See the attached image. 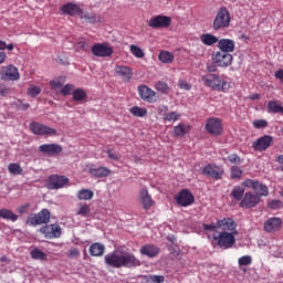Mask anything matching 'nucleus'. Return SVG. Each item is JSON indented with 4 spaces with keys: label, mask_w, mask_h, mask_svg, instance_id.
I'll list each match as a JSON object with an SVG mask.
<instances>
[{
    "label": "nucleus",
    "mask_w": 283,
    "mask_h": 283,
    "mask_svg": "<svg viewBox=\"0 0 283 283\" xmlns=\"http://www.w3.org/2000/svg\"><path fill=\"white\" fill-rule=\"evenodd\" d=\"M150 281L154 283H163L165 282V276L163 275H151Z\"/></svg>",
    "instance_id": "13d9d810"
},
{
    "label": "nucleus",
    "mask_w": 283,
    "mask_h": 283,
    "mask_svg": "<svg viewBox=\"0 0 283 283\" xmlns=\"http://www.w3.org/2000/svg\"><path fill=\"white\" fill-rule=\"evenodd\" d=\"M241 185L242 187H245V189H253L254 196H259L261 199L262 197L269 196V187L259 180L245 179Z\"/></svg>",
    "instance_id": "423d86ee"
},
{
    "label": "nucleus",
    "mask_w": 283,
    "mask_h": 283,
    "mask_svg": "<svg viewBox=\"0 0 283 283\" xmlns=\"http://www.w3.org/2000/svg\"><path fill=\"white\" fill-rule=\"evenodd\" d=\"M205 129L208 134H211L212 136H222V119L217 117H210L206 123Z\"/></svg>",
    "instance_id": "f8f14e48"
},
{
    "label": "nucleus",
    "mask_w": 283,
    "mask_h": 283,
    "mask_svg": "<svg viewBox=\"0 0 283 283\" xmlns=\"http://www.w3.org/2000/svg\"><path fill=\"white\" fill-rule=\"evenodd\" d=\"M216 229H220V226L217 223H203V230L205 231H214L216 235H218V231H216Z\"/></svg>",
    "instance_id": "864d4df0"
},
{
    "label": "nucleus",
    "mask_w": 283,
    "mask_h": 283,
    "mask_svg": "<svg viewBox=\"0 0 283 283\" xmlns=\"http://www.w3.org/2000/svg\"><path fill=\"white\" fill-rule=\"evenodd\" d=\"M138 94L142 101H146V103H156L158 98H156V91L149 88L147 85L138 86Z\"/></svg>",
    "instance_id": "412c9836"
},
{
    "label": "nucleus",
    "mask_w": 283,
    "mask_h": 283,
    "mask_svg": "<svg viewBox=\"0 0 283 283\" xmlns=\"http://www.w3.org/2000/svg\"><path fill=\"white\" fill-rule=\"evenodd\" d=\"M6 59H8L6 52H0V65H2V63H6Z\"/></svg>",
    "instance_id": "69168bd1"
},
{
    "label": "nucleus",
    "mask_w": 283,
    "mask_h": 283,
    "mask_svg": "<svg viewBox=\"0 0 283 283\" xmlns=\"http://www.w3.org/2000/svg\"><path fill=\"white\" fill-rule=\"evenodd\" d=\"M88 251L93 258H101L105 254V245L103 243L96 242L91 244Z\"/></svg>",
    "instance_id": "c85d7f7f"
},
{
    "label": "nucleus",
    "mask_w": 283,
    "mask_h": 283,
    "mask_svg": "<svg viewBox=\"0 0 283 283\" xmlns=\"http://www.w3.org/2000/svg\"><path fill=\"white\" fill-rule=\"evenodd\" d=\"M67 182L70 179L65 176L51 175L46 180V187L48 189H63Z\"/></svg>",
    "instance_id": "a211bd4d"
},
{
    "label": "nucleus",
    "mask_w": 283,
    "mask_h": 283,
    "mask_svg": "<svg viewBox=\"0 0 283 283\" xmlns=\"http://www.w3.org/2000/svg\"><path fill=\"white\" fill-rule=\"evenodd\" d=\"M231 25V13L227 7H221L212 22V30L216 32L227 30Z\"/></svg>",
    "instance_id": "20e7f679"
},
{
    "label": "nucleus",
    "mask_w": 283,
    "mask_h": 283,
    "mask_svg": "<svg viewBox=\"0 0 283 283\" xmlns=\"http://www.w3.org/2000/svg\"><path fill=\"white\" fill-rule=\"evenodd\" d=\"M179 119H180V114H178L177 112H170L164 115V120H168L169 123H171V120L175 123L176 120H179Z\"/></svg>",
    "instance_id": "de8ad7c7"
},
{
    "label": "nucleus",
    "mask_w": 283,
    "mask_h": 283,
    "mask_svg": "<svg viewBox=\"0 0 283 283\" xmlns=\"http://www.w3.org/2000/svg\"><path fill=\"white\" fill-rule=\"evenodd\" d=\"M158 59L160 61V63H174V55L171 54V52L168 51H161L158 55Z\"/></svg>",
    "instance_id": "e433bc0d"
},
{
    "label": "nucleus",
    "mask_w": 283,
    "mask_h": 283,
    "mask_svg": "<svg viewBox=\"0 0 283 283\" xmlns=\"http://www.w3.org/2000/svg\"><path fill=\"white\" fill-rule=\"evenodd\" d=\"M252 125L255 129H264V127H269V122L266 119H255Z\"/></svg>",
    "instance_id": "8fccbe9b"
},
{
    "label": "nucleus",
    "mask_w": 283,
    "mask_h": 283,
    "mask_svg": "<svg viewBox=\"0 0 283 283\" xmlns=\"http://www.w3.org/2000/svg\"><path fill=\"white\" fill-rule=\"evenodd\" d=\"M106 154L111 160H120V157L116 153H114V150H112V148L107 149Z\"/></svg>",
    "instance_id": "6e6d98bb"
},
{
    "label": "nucleus",
    "mask_w": 283,
    "mask_h": 283,
    "mask_svg": "<svg viewBox=\"0 0 283 283\" xmlns=\"http://www.w3.org/2000/svg\"><path fill=\"white\" fill-rule=\"evenodd\" d=\"M129 112L133 116H136L137 118H144V116H147V108H143L140 106H133L129 108Z\"/></svg>",
    "instance_id": "c9c22d12"
},
{
    "label": "nucleus",
    "mask_w": 283,
    "mask_h": 283,
    "mask_svg": "<svg viewBox=\"0 0 283 283\" xmlns=\"http://www.w3.org/2000/svg\"><path fill=\"white\" fill-rule=\"evenodd\" d=\"M92 210L90 209V205L87 203H80L78 210L76 211V216H82V218H87L90 216V212Z\"/></svg>",
    "instance_id": "58836bf2"
},
{
    "label": "nucleus",
    "mask_w": 283,
    "mask_h": 283,
    "mask_svg": "<svg viewBox=\"0 0 283 283\" xmlns=\"http://www.w3.org/2000/svg\"><path fill=\"white\" fill-rule=\"evenodd\" d=\"M276 163H279V165H283V155H280V156L276 158Z\"/></svg>",
    "instance_id": "774afa93"
},
{
    "label": "nucleus",
    "mask_w": 283,
    "mask_h": 283,
    "mask_svg": "<svg viewBox=\"0 0 283 283\" xmlns=\"http://www.w3.org/2000/svg\"><path fill=\"white\" fill-rule=\"evenodd\" d=\"M29 127L35 136H59L56 129L38 122L31 123Z\"/></svg>",
    "instance_id": "1a4fd4ad"
},
{
    "label": "nucleus",
    "mask_w": 283,
    "mask_h": 283,
    "mask_svg": "<svg viewBox=\"0 0 283 283\" xmlns=\"http://www.w3.org/2000/svg\"><path fill=\"white\" fill-rule=\"evenodd\" d=\"M200 41L201 43H203V45L211 46L216 45V43H219L220 40L218 39V36L211 33H203L200 35Z\"/></svg>",
    "instance_id": "7c9ffc66"
},
{
    "label": "nucleus",
    "mask_w": 283,
    "mask_h": 283,
    "mask_svg": "<svg viewBox=\"0 0 283 283\" xmlns=\"http://www.w3.org/2000/svg\"><path fill=\"white\" fill-rule=\"evenodd\" d=\"M212 63L217 67H229L233 63V55L222 51L212 52Z\"/></svg>",
    "instance_id": "0eeeda50"
},
{
    "label": "nucleus",
    "mask_w": 283,
    "mask_h": 283,
    "mask_svg": "<svg viewBox=\"0 0 283 283\" xmlns=\"http://www.w3.org/2000/svg\"><path fill=\"white\" fill-rule=\"evenodd\" d=\"M130 52L133 55L136 56V59H143L145 56V52H143V49L132 44L130 45Z\"/></svg>",
    "instance_id": "09e8293b"
},
{
    "label": "nucleus",
    "mask_w": 283,
    "mask_h": 283,
    "mask_svg": "<svg viewBox=\"0 0 283 283\" xmlns=\"http://www.w3.org/2000/svg\"><path fill=\"white\" fill-rule=\"evenodd\" d=\"M177 205L180 207H190L196 202V197L189 191V189H181L175 197Z\"/></svg>",
    "instance_id": "4468645a"
},
{
    "label": "nucleus",
    "mask_w": 283,
    "mask_h": 283,
    "mask_svg": "<svg viewBox=\"0 0 283 283\" xmlns=\"http://www.w3.org/2000/svg\"><path fill=\"white\" fill-rule=\"evenodd\" d=\"M39 232L42 233L46 240H56L61 238V226L59 223H46L39 229Z\"/></svg>",
    "instance_id": "9d476101"
},
{
    "label": "nucleus",
    "mask_w": 283,
    "mask_h": 283,
    "mask_svg": "<svg viewBox=\"0 0 283 283\" xmlns=\"http://www.w3.org/2000/svg\"><path fill=\"white\" fill-rule=\"evenodd\" d=\"M201 174H203V176H208V178H212L213 180H222V176H224V169L220 166H213L209 164L201 168Z\"/></svg>",
    "instance_id": "dca6fc26"
},
{
    "label": "nucleus",
    "mask_w": 283,
    "mask_h": 283,
    "mask_svg": "<svg viewBox=\"0 0 283 283\" xmlns=\"http://www.w3.org/2000/svg\"><path fill=\"white\" fill-rule=\"evenodd\" d=\"M93 56H98L101 59H107L114 54V48L107 43H95L91 48Z\"/></svg>",
    "instance_id": "9b49d317"
},
{
    "label": "nucleus",
    "mask_w": 283,
    "mask_h": 283,
    "mask_svg": "<svg viewBox=\"0 0 283 283\" xmlns=\"http://www.w3.org/2000/svg\"><path fill=\"white\" fill-rule=\"evenodd\" d=\"M179 87H180V90H191V84H189L185 81H179Z\"/></svg>",
    "instance_id": "e2e57ef3"
},
{
    "label": "nucleus",
    "mask_w": 283,
    "mask_h": 283,
    "mask_svg": "<svg viewBox=\"0 0 283 283\" xmlns=\"http://www.w3.org/2000/svg\"><path fill=\"white\" fill-rule=\"evenodd\" d=\"M171 25V17L169 15H155L149 19L148 21V28H151L153 30H163L165 28H170Z\"/></svg>",
    "instance_id": "6e6552de"
},
{
    "label": "nucleus",
    "mask_w": 283,
    "mask_h": 283,
    "mask_svg": "<svg viewBox=\"0 0 283 283\" xmlns=\"http://www.w3.org/2000/svg\"><path fill=\"white\" fill-rule=\"evenodd\" d=\"M268 109L272 114H283V106L275 101H270L268 103Z\"/></svg>",
    "instance_id": "f704fd0d"
},
{
    "label": "nucleus",
    "mask_w": 283,
    "mask_h": 283,
    "mask_svg": "<svg viewBox=\"0 0 283 283\" xmlns=\"http://www.w3.org/2000/svg\"><path fill=\"white\" fill-rule=\"evenodd\" d=\"M8 94H10V88L3 84H0V96H8Z\"/></svg>",
    "instance_id": "680f3d73"
},
{
    "label": "nucleus",
    "mask_w": 283,
    "mask_h": 283,
    "mask_svg": "<svg viewBox=\"0 0 283 283\" xmlns=\"http://www.w3.org/2000/svg\"><path fill=\"white\" fill-rule=\"evenodd\" d=\"M92 198H94V191H92L91 189L83 188L77 191L78 200H92Z\"/></svg>",
    "instance_id": "72a5a7b5"
},
{
    "label": "nucleus",
    "mask_w": 283,
    "mask_h": 283,
    "mask_svg": "<svg viewBox=\"0 0 283 283\" xmlns=\"http://www.w3.org/2000/svg\"><path fill=\"white\" fill-rule=\"evenodd\" d=\"M80 18L84 19L86 23H96V14L94 13H90V12L83 13V10H82V14H80Z\"/></svg>",
    "instance_id": "49530a36"
},
{
    "label": "nucleus",
    "mask_w": 283,
    "mask_h": 283,
    "mask_svg": "<svg viewBox=\"0 0 283 283\" xmlns=\"http://www.w3.org/2000/svg\"><path fill=\"white\" fill-rule=\"evenodd\" d=\"M114 72L117 76H120L124 83H129V81H132V77L134 76V71L132 70V67L126 65L115 66Z\"/></svg>",
    "instance_id": "5701e85b"
},
{
    "label": "nucleus",
    "mask_w": 283,
    "mask_h": 283,
    "mask_svg": "<svg viewBox=\"0 0 283 283\" xmlns=\"http://www.w3.org/2000/svg\"><path fill=\"white\" fill-rule=\"evenodd\" d=\"M155 88L161 94H169V84H167V82L158 81L155 84Z\"/></svg>",
    "instance_id": "79ce46f5"
},
{
    "label": "nucleus",
    "mask_w": 283,
    "mask_h": 283,
    "mask_svg": "<svg viewBox=\"0 0 283 283\" xmlns=\"http://www.w3.org/2000/svg\"><path fill=\"white\" fill-rule=\"evenodd\" d=\"M263 229L266 233H275L280 231L282 229V219L277 217L269 218L264 222Z\"/></svg>",
    "instance_id": "4be33fe9"
},
{
    "label": "nucleus",
    "mask_w": 283,
    "mask_h": 283,
    "mask_svg": "<svg viewBox=\"0 0 283 283\" xmlns=\"http://www.w3.org/2000/svg\"><path fill=\"white\" fill-rule=\"evenodd\" d=\"M231 198H233L234 200H241L244 198V186H237L232 189L231 193H230Z\"/></svg>",
    "instance_id": "473e14b6"
},
{
    "label": "nucleus",
    "mask_w": 283,
    "mask_h": 283,
    "mask_svg": "<svg viewBox=\"0 0 283 283\" xmlns=\"http://www.w3.org/2000/svg\"><path fill=\"white\" fill-rule=\"evenodd\" d=\"M72 95H73V101L75 102L85 101V98H87V93L83 88L74 90Z\"/></svg>",
    "instance_id": "4c0bfd02"
},
{
    "label": "nucleus",
    "mask_w": 283,
    "mask_h": 283,
    "mask_svg": "<svg viewBox=\"0 0 283 283\" xmlns=\"http://www.w3.org/2000/svg\"><path fill=\"white\" fill-rule=\"evenodd\" d=\"M51 90H59L60 87H63V83L61 81H50Z\"/></svg>",
    "instance_id": "bf43d9fd"
},
{
    "label": "nucleus",
    "mask_w": 283,
    "mask_h": 283,
    "mask_svg": "<svg viewBox=\"0 0 283 283\" xmlns=\"http://www.w3.org/2000/svg\"><path fill=\"white\" fill-rule=\"evenodd\" d=\"M8 171L12 176H21V174H23V168H21V165L19 164H9Z\"/></svg>",
    "instance_id": "ea45409f"
},
{
    "label": "nucleus",
    "mask_w": 283,
    "mask_h": 283,
    "mask_svg": "<svg viewBox=\"0 0 283 283\" xmlns=\"http://www.w3.org/2000/svg\"><path fill=\"white\" fill-rule=\"evenodd\" d=\"M242 174H243V171L238 166H232L230 168V178H231V180H240V178H242Z\"/></svg>",
    "instance_id": "a19ab883"
},
{
    "label": "nucleus",
    "mask_w": 283,
    "mask_h": 283,
    "mask_svg": "<svg viewBox=\"0 0 283 283\" xmlns=\"http://www.w3.org/2000/svg\"><path fill=\"white\" fill-rule=\"evenodd\" d=\"M235 235H238V231L227 232L221 231L212 234V242L214 247H219V249H233V244H235Z\"/></svg>",
    "instance_id": "7ed1b4c3"
},
{
    "label": "nucleus",
    "mask_w": 283,
    "mask_h": 283,
    "mask_svg": "<svg viewBox=\"0 0 283 283\" xmlns=\"http://www.w3.org/2000/svg\"><path fill=\"white\" fill-rule=\"evenodd\" d=\"M283 203L280 200H272L268 203L269 209H281Z\"/></svg>",
    "instance_id": "5fc2aeb1"
},
{
    "label": "nucleus",
    "mask_w": 283,
    "mask_h": 283,
    "mask_svg": "<svg viewBox=\"0 0 283 283\" xmlns=\"http://www.w3.org/2000/svg\"><path fill=\"white\" fill-rule=\"evenodd\" d=\"M86 167L92 178H107L112 174V170L105 166L96 167L94 164H88Z\"/></svg>",
    "instance_id": "aec40b11"
},
{
    "label": "nucleus",
    "mask_w": 283,
    "mask_h": 283,
    "mask_svg": "<svg viewBox=\"0 0 283 283\" xmlns=\"http://www.w3.org/2000/svg\"><path fill=\"white\" fill-rule=\"evenodd\" d=\"M77 255H81V251H78V248H72L69 251V258H77Z\"/></svg>",
    "instance_id": "052dcab7"
},
{
    "label": "nucleus",
    "mask_w": 283,
    "mask_h": 283,
    "mask_svg": "<svg viewBox=\"0 0 283 283\" xmlns=\"http://www.w3.org/2000/svg\"><path fill=\"white\" fill-rule=\"evenodd\" d=\"M50 210L48 208L42 209L38 213H31L25 221L29 227H41V224H49L50 222Z\"/></svg>",
    "instance_id": "39448f33"
},
{
    "label": "nucleus",
    "mask_w": 283,
    "mask_h": 283,
    "mask_svg": "<svg viewBox=\"0 0 283 283\" xmlns=\"http://www.w3.org/2000/svg\"><path fill=\"white\" fill-rule=\"evenodd\" d=\"M106 266L112 269H134L140 266V260L130 252L113 251L104 256Z\"/></svg>",
    "instance_id": "f257e3e1"
},
{
    "label": "nucleus",
    "mask_w": 283,
    "mask_h": 283,
    "mask_svg": "<svg viewBox=\"0 0 283 283\" xmlns=\"http://www.w3.org/2000/svg\"><path fill=\"white\" fill-rule=\"evenodd\" d=\"M61 12L69 17H80V14H83V9L76 3L67 2L61 7Z\"/></svg>",
    "instance_id": "b1692460"
},
{
    "label": "nucleus",
    "mask_w": 283,
    "mask_h": 283,
    "mask_svg": "<svg viewBox=\"0 0 283 283\" xmlns=\"http://www.w3.org/2000/svg\"><path fill=\"white\" fill-rule=\"evenodd\" d=\"M201 81L206 87H210V90H213L214 92L227 93L228 90H231V82L216 73L203 75Z\"/></svg>",
    "instance_id": "f03ea898"
},
{
    "label": "nucleus",
    "mask_w": 283,
    "mask_h": 283,
    "mask_svg": "<svg viewBox=\"0 0 283 283\" xmlns=\"http://www.w3.org/2000/svg\"><path fill=\"white\" fill-rule=\"evenodd\" d=\"M19 108L22 111V112H25V109H29L30 108V104L28 103H20V106Z\"/></svg>",
    "instance_id": "0e129e2a"
},
{
    "label": "nucleus",
    "mask_w": 283,
    "mask_h": 283,
    "mask_svg": "<svg viewBox=\"0 0 283 283\" xmlns=\"http://www.w3.org/2000/svg\"><path fill=\"white\" fill-rule=\"evenodd\" d=\"M0 218H2V220H10L11 222L19 220V216L14 214L10 209H0Z\"/></svg>",
    "instance_id": "2f4dec72"
},
{
    "label": "nucleus",
    "mask_w": 283,
    "mask_h": 283,
    "mask_svg": "<svg viewBox=\"0 0 283 283\" xmlns=\"http://www.w3.org/2000/svg\"><path fill=\"white\" fill-rule=\"evenodd\" d=\"M140 255H146V258H158L160 254V248L156 244L147 243L139 249Z\"/></svg>",
    "instance_id": "a878e982"
},
{
    "label": "nucleus",
    "mask_w": 283,
    "mask_h": 283,
    "mask_svg": "<svg viewBox=\"0 0 283 283\" xmlns=\"http://www.w3.org/2000/svg\"><path fill=\"white\" fill-rule=\"evenodd\" d=\"M0 78L1 81H19V78H21V74L19 73V69L10 64L1 67Z\"/></svg>",
    "instance_id": "ddd939ff"
},
{
    "label": "nucleus",
    "mask_w": 283,
    "mask_h": 283,
    "mask_svg": "<svg viewBox=\"0 0 283 283\" xmlns=\"http://www.w3.org/2000/svg\"><path fill=\"white\" fill-rule=\"evenodd\" d=\"M273 145V136L264 135L252 143L254 151H266Z\"/></svg>",
    "instance_id": "f3484780"
},
{
    "label": "nucleus",
    "mask_w": 283,
    "mask_h": 283,
    "mask_svg": "<svg viewBox=\"0 0 283 283\" xmlns=\"http://www.w3.org/2000/svg\"><path fill=\"white\" fill-rule=\"evenodd\" d=\"M191 132L190 125H185L179 123L177 126L174 127V136L177 138H182V136H187Z\"/></svg>",
    "instance_id": "c756f323"
},
{
    "label": "nucleus",
    "mask_w": 283,
    "mask_h": 283,
    "mask_svg": "<svg viewBox=\"0 0 283 283\" xmlns=\"http://www.w3.org/2000/svg\"><path fill=\"white\" fill-rule=\"evenodd\" d=\"M262 202V199L259 195H254L251 191H248L243 195V199L240 202V207L242 209H253L259 206V203Z\"/></svg>",
    "instance_id": "2eb2a0df"
},
{
    "label": "nucleus",
    "mask_w": 283,
    "mask_h": 283,
    "mask_svg": "<svg viewBox=\"0 0 283 283\" xmlns=\"http://www.w3.org/2000/svg\"><path fill=\"white\" fill-rule=\"evenodd\" d=\"M40 154H44V156H59V154L63 153V146L59 144H43L39 146Z\"/></svg>",
    "instance_id": "6ab92c4d"
},
{
    "label": "nucleus",
    "mask_w": 283,
    "mask_h": 283,
    "mask_svg": "<svg viewBox=\"0 0 283 283\" xmlns=\"http://www.w3.org/2000/svg\"><path fill=\"white\" fill-rule=\"evenodd\" d=\"M72 90H74V85L73 84H66L62 87L60 93L62 94V96H70L72 94Z\"/></svg>",
    "instance_id": "603ef678"
},
{
    "label": "nucleus",
    "mask_w": 283,
    "mask_h": 283,
    "mask_svg": "<svg viewBox=\"0 0 283 283\" xmlns=\"http://www.w3.org/2000/svg\"><path fill=\"white\" fill-rule=\"evenodd\" d=\"M29 209H30V203H25V205L18 207L17 212L21 213V214L28 213Z\"/></svg>",
    "instance_id": "4d7b16f0"
},
{
    "label": "nucleus",
    "mask_w": 283,
    "mask_h": 283,
    "mask_svg": "<svg viewBox=\"0 0 283 283\" xmlns=\"http://www.w3.org/2000/svg\"><path fill=\"white\" fill-rule=\"evenodd\" d=\"M139 202L145 211H149V209L154 207V199L151 198V195H149V190H147V188H143L140 190Z\"/></svg>",
    "instance_id": "393cba45"
},
{
    "label": "nucleus",
    "mask_w": 283,
    "mask_h": 283,
    "mask_svg": "<svg viewBox=\"0 0 283 283\" xmlns=\"http://www.w3.org/2000/svg\"><path fill=\"white\" fill-rule=\"evenodd\" d=\"M239 266H250V264H253V258L251 255H243L238 259Z\"/></svg>",
    "instance_id": "a18cd8bd"
},
{
    "label": "nucleus",
    "mask_w": 283,
    "mask_h": 283,
    "mask_svg": "<svg viewBox=\"0 0 283 283\" xmlns=\"http://www.w3.org/2000/svg\"><path fill=\"white\" fill-rule=\"evenodd\" d=\"M31 258L32 260H48V254L39 249H34L31 251Z\"/></svg>",
    "instance_id": "37998d69"
},
{
    "label": "nucleus",
    "mask_w": 283,
    "mask_h": 283,
    "mask_svg": "<svg viewBox=\"0 0 283 283\" xmlns=\"http://www.w3.org/2000/svg\"><path fill=\"white\" fill-rule=\"evenodd\" d=\"M27 94L31 97V98H36V96H39V94H41V87L31 84L27 91Z\"/></svg>",
    "instance_id": "c03bdc74"
},
{
    "label": "nucleus",
    "mask_w": 283,
    "mask_h": 283,
    "mask_svg": "<svg viewBox=\"0 0 283 283\" xmlns=\"http://www.w3.org/2000/svg\"><path fill=\"white\" fill-rule=\"evenodd\" d=\"M219 52H224L226 54H231L235 51V41L231 39H221L218 42Z\"/></svg>",
    "instance_id": "bb28decb"
},
{
    "label": "nucleus",
    "mask_w": 283,
    "mask_h": 283,
    "mask_svg": "<svg viewBox=\"0 0 283 283\" xmlns=\"http://www.w3.org/2000/svg\"><path fill=\"white\" fill-rule=\"evenodd\" d=\"M217 226H219V229H224L226 231H230V233H233V231H238V223L232 218H223L221 220L217 221Z\"/></svg>",
    "instance_id": "cd10ccee"
},
{
    "label": "nucleus",
    "mask_w": 283,
    "mask_h": 283,
    "mask_svg": "<svg viewBox=\"0 0 283 283\" xmlns=\"http://www.w3.org/2000/svg\"><path fill=\"white\" fill-rule=\"evenodd\" d=\"M250 101H260V94H252L249 96Z\"/></svg>",
    "instance_id": "338daca9"
},
{
    "label": "nucleus",
    "mask_w": 283,
    "mask_h": 283,
    "mask_svg": "<svg viewBox=\"0 0 283 283\" xmlns=\"http://www.w3.org/2000/svg\"><path fill=\"white\" fill-rule=\"evenodd\" d=\"M227 160L231 163V165H240L242 163V158L238 156V154H231L227 157Z\"/></svg>",
    "instance_id": "3c124183"
}]
</instances>
